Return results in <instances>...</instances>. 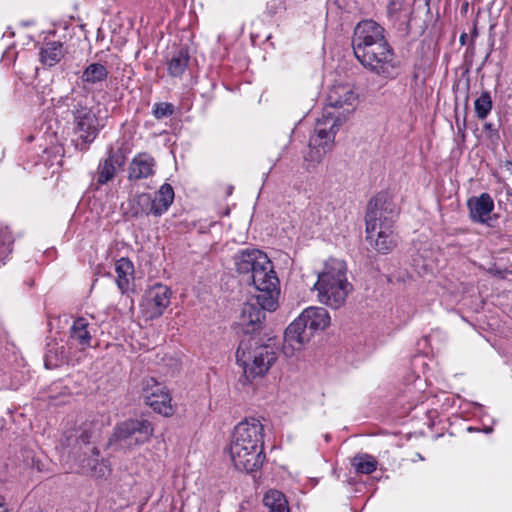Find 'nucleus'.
Segmentation results:
<instances>
[{"label": "nucleus", "instance_id": "1", "mask_svg": "<svg viewBox=\"0 0 512 512\" xmlns=\"http://www.w3.org/2000/svg\"><path fill=\"white\" fill-rule=\"evenodd\" d=\"M229 454L236 469L251 473L264 463L263 425L256 418L238 423L232 433Z\"/></svg>", "mask_w": 512, "mask_h": 512}, {"label": "nucleus", "instance_id": "2", "mask_svg": "<svg viewBox=\"0 0 512 512\" xmlns=\"http://www.w3.org/2000/svg\"><path fill=\"white\" fill-rule=\"evenodd\" d=\"M278 358V345L274 338L244 337L236 351L237 363L247 379L264 376Z\"/></svg>", "mask_w": 512, "mask_h": 512}, {"label": "nucleus", "instance_id": "3", "mask_svg": "<svg viewBox=\"0 0 512 512\" xmlns=\"http://www.w3.org/2000/svg\"><path fill=\"white\" fill-rule=\"evenodd\" d=\"M347 266L342 260L336 258L328 259L324 264V269L318 274V280L314 288L318 292V300L333 308L341 307L352 290V285L348 282Z\"/></svg>", "mask_w": 512, "mask_h": 512}, {"label": "nucleus", "instance_id": "4", "mask_svg": "<svg viewBox=\"0 0 512 512\" xmlns=\"http://www.w3.org/2000/svg\"><path fill=\"white\" fill-rule=\"evenodd\" d=\"M233 260L236 271L256 289L279 288L273 264L264 252L255 248L242 249L234 255Z\"/></svg>", "mask_w": 512, "mask_h": 512}, {"label": "nucleus", "instance_id": "5", "mask_svg": "<svg viewBox=\"0 0 512 512\" xmlns=\"http://www.w3.org/2000/svg\"><path fill=\"white\" fill-rule=\"evenodd\" d=\"M258 293L243 304L238 320L241 331L251 336L263 326L265 311H274L278 306V289H257Z\"/></svg>", "mask_w": 512, "mask_h": 512}, {"label": "nucleus", "instance_id": "6", "mask_svg": "<svg viewBox=\"0 0 512 512\" xmlns=\"http://www.w3.org/2000/svg\"><path fill=\"white\" fill-rule=\"evenodd\" d=\"M153 431L151 422L146 419H127L116 425L108 445L118 450L132 449L149 442Z\"/></svg>", "mask_w": 512, "mask_h": 512}, {"label": "nucleus", "instance_id": "7", "mask_svg": "<svg viewBox=\"0 0 512 512\" xmlns=\"http://www.w3.org/2000/svg\"><path fill=\"white\" fill-rule=\"evenodd\" d=\"M82 98L80 97L78 100L73 98L72 104L68 103L67 106H72L74 132L78 135V139L81 140V143L76 144V147L84 151L96 139L103 125L99 123L96 114L83 104Z\"/></svg>", "mask_w": 512, "mask_h": 512}, {"label": "nucleus", "instance_id": "8", "mask_svg": "<svg viewBox=\"0 0 512 512\" xmlns=\"http://www.w3.org/2000/svg\"><path fill=\"white\" fill-rule=\"evenodd\" d=\"M396 215L397 206L388 192H379L370 199L365 216L366 239L372 240L378 227L393 224Z\"/></svg>", "mask_w": 512, "mask_h": 512}, {"label": "nucleus", "instance_id": "9", "mask_svg": "<svg viewBox=\"0 0 512 512\" xmlns=\"http://www.w3.org/2000/svg\"><path fill=\"white\" fill-rule=\"evenodd\" d=\"M380 48L369 46L354 53L362 66L383 77H392L397 68L395 54L388 41L380 43Z\"/></svg>", "mask_w": 512, "mask_h": 512}, {"label": "nucleus", "instance_id": "10", "mask_svg": "<svg viewBox=\"0 0 512 512\" xmlns=\"http://www.w3.org/2000/svg\"><path fill=\"white\" fill-rule=\"evenodd\" d=\"M96 432L95 424L92 422H84L77 429L70 432L66 436L65 444L71 447H78L80 450L84 446L87 452H90L89 458L80 460L81 466L87 470H94L98 464L99 450L96 447H89L90 440Z\"/></svg>", "mask_w": 512, "mask_h": 512}, {"label": "nucleus", "instance_id": "11", "mask_svg": "<svg viewBox=\"0 0 512 512\" xmlns=\"http://www.w3.org/2000/svg\"><path fill=\"white\" fill-rule=\"evenodd\" d=\"M358 104V94L350 84H334L327 94L326 109L348 119Z\"/></svg>", "mask_w": 512, "mask_h": 512}, {"label": "nucleus", "instance_id": "12", "mask_svg": "<svg viewBox=\"0 0 512 512\" xmlns=\"http://www.w3.org/2000/svg\"><path fill=\"white\" fill-rule=\"evenodd\" d=\"M385 29L372 19L359 22L353 33L352 48L353 52L365 49L369 46L380 48V43L385 42Z\"/></svg>", "mask_w": 512, "mask_h": 512}, {"label": "nucleus", "instance_id": "13", "mask_svg": "<svg viewBox=\"0 0 512 512\" xmlns=\"http://www.w3.org/2000/svg\"><path fill=\"white\" fill-rule=\"evenodd\" d=\"M171 290L163 284L157 283L146 290L141 304L147 319L159 318L170 304Z\"/></svg>", "mask_w": 512, "mask_h": 512}, {"label": "nucleus", "instance_id": "14", "mask_svg": "<svg viewBox=\"0 0 512 512\" xmlns=\"http://www.w3.org/2000/svg\"><path fill=\"white\" fill-rule=\"evenodd\" d=\"M145 403L154 411L164 416L172 414L171 397L165 387L154 378L147 380L143 386Z\"/></svg>", "mask_w": 512, "mask_h": 512}, {"label": "nucleus", "instance_id": "15", "mask_svg": "<svg viewBox=\"0 0 512 512\" xmlns=\"http://www.w3.org/2000/svg\"><path fill=\"white\" fill-rule=\"evenodd\" d=\"M310 330L302 324V320L295 319L284 332L282 351L285 356L292 357L297 351L302 350L304 345L312 338Z\"/></svg>", "mask_w": 512, "mask_h": 512}, {"label": "nucleus", "instance_id": "16", "mask_svg": "<svg viewBox=\"0 0 512 512\" xmlns=\"http://www.w3.org/2000/svg\"><path fill=\"white\" fill-rule=\"evenodd\" d=\"M345 117L324 108L322 116L317 119L314 135L310 138H318L320 141H329L334 146L339 127L346 121Z\"/></svg>", "mask_w": 512, "mask_h": 512}, {"label": "nucleus", "instance_id": "17", "mask_svg": "<svg viewBox=\"0 0 512 512\" xmlns=\"http://www.w3.org/2000/svg\"><path fill=\"white\" fill-rule=\"evenodd\" d=\"M470 219L475 223L492 226L491 213L494 210V201L490 194L484 192L467 200Z\"/></svg>", "mask_w": 512, "mask_h": 512}, {"label": "nucleus", "instance_id": "18", "mask_svg": "<svg viewBox=\"0 0 512 512\" xmlns=\"http://www.w3.org/2000/svg\"><path fill=\"white\" fill-rule=\"evenodd\" d=\"M156 160L147 152L136 154L128 166V180L147 179L155 174Z\"/></svg>", "mask_w": 512, "mask_h": 512}, {"label": "nucleus", "instance_id": "19", "mask_svg": "<svg viewBox=\"0 0 512 512\" xmlns=\"http://www.w3.org/2000/svg\"><path fill=\"white\" fill-rule=\"evenodd\" d=\"M125 160V156L121 150L114 151L110 148L107 158L100 161L98 165V184L104 185L111 181L115 177L117 171L124 166Z\"/></svg>", "mask_w": 512, "mask_h": 512}, {"label": "nucleus", "instance_id": "20", "mask_svg": "<svg viewBox=\"0 0 512 512\" xmlns=\"http://www.w3.org/2000/svg\"><path fill=\"white\" fill-rule=\"evenodd\" d=\"M89 326L90 324L86 318H76L70 327L68 343L81 351L90 347L92 336Z\"/></svg>", "mask_w": 512, "mask_h": 512}, {"label": "nucleus", "instance_id": "21", "mask_svg": "<svg viewBox=\"0 0 512 512\" xmlns=\"http://www.w3.org/2000/svg\"><path fill=\"white\" fill-rule=\"evenodd\" d=\"M313 335L318 330H324L330 324L328 311L323 307H308L298 317Z\"/></svg>", "mask_w": 512, "mask_h": 512}, {"label": "nucleus", "instance_id": "22", "mask_svg": "<svg viewBox=\"0 0 512 512\" xmlns=\"http://www.w3.org/2000/svg\"><path fill=\"white\" fill-rule=\"evenodd\" d=\"M392 225L388 224L378 227L375 237L372 240H368L382 254L392 251L397 245V237L392 231Z\"/></svg>", "mask_w": 512, "mask_h": 512}, {"label": "nucleus", "instance_id": "23", "mask_svg": "<svg viewBox=\"0 0 512 512\" xmlns=\"http://www.w3.org/2000/svg\"><path fill=\"white\" fill-rule=\"evenodd\" d=\"M174 200V190L168 183H164L155 196H152L153 215L159 217L167 212Z\"/></svg>", "mask_w": 512, "mask_h": 512}, {"label": "nucleus", "instance_id": "24", "mask_svg": "<svg viewBox=\"0 0 512 512\" xmlns=\"http://www.w3.org/2000/svg\"><path fill=\"white\" fill-rule=\"evenodd\" d=\"M65 50L59 41L45 43L39 52L40 62L48 67H53L64 57Z\"/></svg>", "mask_w": 512, "mask_h": 512}, {"label": "nucleus", "instance_id": "25", "mask_svg": "<svg viewBox=\"0 0 512 512\" xmlns=\"http://www.w3.org/2000/svg\"><path fill=\"white\" fill-rule=\"evenodd\" d=\"M333 145L329 141H320L318 138H310L309 150L304 156V160L312 166L322 162L325 155L331 151Z\"/></svg>", "mask_w": 512, "mask_h": 512}, {"label": "nucleus", "instance_id": "26", "mask_svg": "<svg viewBox=\"0 0 512 512\" xmlns=\"http://www.w3.org/2000/svg\"><path fill=\"white\" fill-rule=\"evenodd\" d=\"M69 355L65 351L63 345L57 342L47 344L45 353L44 364L47 369L57 368L65 363H68Z\"/></svg>", "mask_w": 512, "mask_h": 512}, {"label": "nucleus", "instance_id": "27", "mask_svg": "<svg viewBox=\"0 0 512 512\" xmlns=\"http://www.w3.org/2000/svg\"><path fill=\"white\" fill-rule=\"evenodd\" d=\"M115 272L117 274L116 283L121 292L129 289L130 281L133 279L134 266L128 258H120L115 263Z\"/></svg>", "mask_w": 512, "mask_h": 512}, {"label": "nucleus", "instance_id": "28", "mask_svg": "<svg viewBox=\"0 0 512 512\" xmlns=\"http://www.w3.org/2000/svg\"><path fill=\"white\" fill-rule=\"evenodd\" d=\"M268 512H290L285 495L278 490H269L263 497Z\"/></svg>", "mask_w": 512, "mask_h": 512}, {"label": "nucleus", "instance_id": "29", "mask_svg": "<svg viewBox=\"0 0 512 512\" xmlns=\"http://www.w3.org/2000/svg\"><path fill=\"white\" fill-rule=\"evenodd\" d=\"M351 464L356 473L369 475L377 469L378 462L370 454L358 453L352 458Z\"/></svg>", "mask_w": 512, "mask_h": 512}, {"label": "nucleus", "instance_id": "30", "mask_svg": "<svg viewBox=\"0 0 512 512\" xmlns=\"http://www.w3.org/2000/svg\"><path fill=\"white\" fill-rule=\"evenodd\" d=\"M189 63L188 52L184 49L177 51L168 62V72L173 77L181 76Z\"/></svg>", "mask_w": 512, "mask_h": 512}, {"label": "nucleus", "instance_id": "31", "mask_svg": "<svg viewBox=\"0 0 512 512\" xmlns=\"http://www.w3.org/2000/svg\"><path fill=\"white\" fill-rule=\"evenodd\" d=\"M108 76L107 68L100 63H92L88 65L82 73L83 82L95 84L106 80Z\"/></svg>", "mask_w": 512, "mask_h": 512}, {"label": "nucleus", "instance_id": "32", "mask_svg": "<svg viewBox=\"0 0 512 512\" xmlns=\"http://www.w3.org/2000/svg\"><path fill=\"white\" fill-rule=\"evenodd\" d=\"M153 215L152 209V195L148 193H141L136 195L132 205V216L140 217L143 215Z\"/></svg>", "mask_w": 512, "mask_h": 512}, {"label": "nucleus", "instance_id": "33", "mask_svg": "<svg viewBox=\"0 0 512 512\" xmlns=\"http://www.w3.org/2000/svg\"><path fill=\"white\" fill-rule=\"evenodd\" d=\"M14 237L9 227L0 223V265L5 263L6 258L12 252Z\"/></svg>", "mask_w": 512, "mask_h": 512}, {"label": "nucleus", "instance_id": "34", "mask_svg": "<svg viewBox=\"0 0 512 512\" xmlns=\"http://www.w3.org/2000/svg\"><path fill=\"white\" fill-rule=\"evenodd\" d=\"M493 103L489 92H483L474 102L478 119L484 120L492 109Z\"/></svg>", "mask_w": 512, "mask_h": 512}, {"label": "nucleus", "instance_id": "35", "mask_svg": "<svg viewBox=\"0 0 512 512\" xmlns=\"http://www.w3.org/2000/svg\"><path fill=\"white\" fill-rule=\"evenodd\" d=\"M174 105L168 102H159L153 106V116L156 119H163L171 116L174 113Z\"/></svg>", "mask_w": 512, "mask_h": 512}, {"label": "nucleus", "instance_id": "36", "mask_svg": "<svg viewBox=\"0 0 512 512\" xmlns=\"http://www.w3.org/2000/svg\"><path fill=\"white\" fill-rule=\"evenodd\" d=\"M284 8V0H271L266 7L267 12L270 16L275 15L279 10H282Z\"/></svg>", "mask_w": 512, "mask_h": 512}, {"label": "nucleus", "instance_id": "37", "mask_svg": "<svg viewBox=\"0 0 512 512\" xmlns=\"http://www.w3.org/2000/svg\"><path fill=\"white\" fill-rule=\"evenodd\" d=\"M401 9L402 2L399 0H391L387 7V11L390 16L397 14Z\"/></svg>", "mask_w": 512, "mask_h": 512}, {"label": "nucleus", "instance_id": "38", "mask_svg": "<svg viewBox=\"0 0 512 512\" xmlns=\"http://www.w3.org/2000/svg\"><path fill=\"white\" fill-rule=\"evenodd\" d=\"M0 512H9L5 499L0 496Z\"/></svg>", "mask_w": 512, "mask_h": 512}, {"label": "nucleus", "instance_id": "39", "mask_svg": "<svg viewBox=\"0 0 512 512\" xmlns=\"http://www.w3.org/2000/svg\"><path fill=\"white\" fill-rule=\"evenodd\" d=\"M466 37H467V35H466L465 33H463V34L460 36V42H461V44H465Z\"/></svg>", "mask_w": 512, "mask_h": 512}, {"label": "nucleus", "instance_id": "40", "mask_svg": "<svg viewBox=\"0 0 512 512\" xmlns=\"http://www.w3.org/2000/svg\"><path fill=\"white\" fill-rule=\"evenodd\" d=\"M491 127H492V124H486V125H485V128H486V129H491Z\"/></svg>", "mask_w": 512, "mask_h": 512}]
</instances>
